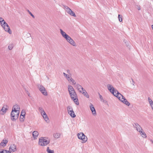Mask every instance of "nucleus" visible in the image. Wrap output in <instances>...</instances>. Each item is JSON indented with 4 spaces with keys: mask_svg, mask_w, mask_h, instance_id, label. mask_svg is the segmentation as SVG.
I'll list each match as a JSON object with an SVG mask.
<instances>
[{
    "mask_svg": "<svg viewBox=\"0 0 153 153\" xmlns=\"http://www.w3.org/2000/svg\"><path fill=\"white\" fill-rule=\"evenodd\" d=\"M73 79H74L72 78L71 77L70 78V79H69V80L68 81L69 82H71Z\"/></svg>",
    "mask_w": 153,
    "mask_h": 153,
    "instance_id": "nucleus-42",
    "label": "nucleus"
},
{
    "mask_svg": "<svg viewBox=\"0 0 153 153\" xmlns=\"http://www.w3.org/2000/svg\"><path fill=\"white\" fill-rule=\"evenodd\" d=\"M8 142L7 139H4L0 143V147L4 148L5 146Z\"/></svg>",
    "mask_w": 153,
    "mask_h": 153,
    "instance_id": "nucleus-8",
    "label": "nucleus"
},
{
    "mask_svg": "<svg viewBox=\"0 0 153 153\" xmlns=\"http://www.w3.org/2000/svg\"><path fill=\"white\" fill-rule=\"evenodd\" d=\"M71 77V75H68V74L67 75V76L65 77L68 80V81L69 80L70 78Z\"/></svg>",
    "mask_w": 153,
    "mask_h": 153,
    "instance_id": "nucleus-32",
    "label": "nucleus"
},
{
    "mask_svg": "<svg viewBox=\"0 0 153 153\" xmlns=\"http://www.w3.org/2000/svg\"><path fill=\"white\" fill-rule=\"evenodd\" d=\"M39 134L38 132L36 131H34L33 132L32 134L34 139H37Z\"/></svg>",
    "mask_w": 153,
    "mask_h": 153,
    "instance_id": "nucleus-16",
    "label": "nucleus"
},
{
    "mask_svg": "<svg viewBox=\"0 0 153 153\" xmlns=\"http://www.w3.org/2000/svg\"><path fill=\"white\" fill-rule=\"evenodd\" d=\"M77 136L79 139L82 140V143H85L87 141V138L83 133H78Z\"/></svg>",
    "mask_w": 153,
    "mask_h": 153,
    "instance_id": "nucleus-4",
    "label": "nucleus"
},
{
    "mask_svg": "<svg viewBox=\"0 0 153 153\" xmlns=\"http://www.w3.org/2000/svg\"><path fill=\"white\" fill-rule=\"evenodd\" d=\"M19 110H16L15 111H12L10 114V117L12 121H15L17 120L19 117Z\"/></svg>",
    "mask_w": 153,
    "mask_h": 153,
    "instance_id": "nucleus-3",
    "label": "nucleus"
},
{
    "mask_svg": "<svg viewBox=\"0 0 153 153\" xmlns=\"http://www.w3.org/2000/svg\"><path fill=\"white\" fill-rule=\"evenodd\" d=\"M82 91V92H81L80 93H82V92H86V91L85 90V89H84V88H83V90H82V91Z\"/></svg>",
    "mask_w": 153,
    "mask_h": 153,
    "instance_id": "nucleus-45",
    "label": "nucleus"
},
{
    "mask_svg": "<svg viewBox=\"0 0 153 153\" xmlns=\"http://www.w3.org/2000/svg\"><path fill=\"white\" fill-rule=\"evenodd\" d=\"M4 19L1 17H0V22H3V21H4Z\"/></svg>",
    "mask_w": 153,
    "mask_h": 153,
    "instance_id": "nucleus-41",
    "label": "nucleus"
},
{
    "mask_svg": "<svg viewBox=\"0 0 153 153\" xmlns=\"http://www.w3.org/2000/svg\"><path fill=\"white\" fill-rule=\"evenodd\" d=\"M27 95L29 96H30V93H29L28 92V91H27Z\"/></svg>",
    "mask_w": 153,
    "mask_h": 153,
    "instance_id": "nucleus-48",
    "label": "nucleus"
},
{
    "mask_svg": "<svg viewBox=\"0 0 153 153\" xmlns=\"http://www.w3.org/2000/svg\"><path fill=\"white\" fill-rule=\"evenodd\" d=\"M68 90L69 93L75 91L73 87L70 85L68 86Z\"/></svg>",
    "mask_w": 153,
    "mask_h": 153,
    "instance_id": "nucleus-17",
    "label": "nucleus"
},
{
    "mask_svg": "<svg viewBox=\"0 0 153 153\" xmlns=\"http://www.w3.org/2000/svg\"><path fill=\"white\" fill-rule=\"evenodd\" d=\"M63 8L71 16L74 17H76V15L75 13L68 6L66 5H63Z\"/></svg>",
    "mask_w": 153,
    "mask_h": 153,
    "instance_id": "nucleus-5",
    "label": "nucleus"
},
{
    "mask_svg": "<svg viewBox=\"0 0 153 153\" xmlns=\"http://www.w3.org/2000/svg\"><path fill=\"white\" fill-rule=\"evenodd\" d=\"M19 105H16L13 106L12 111H15L16 110H19Z\"/></svg>",
    "mask_w": 153,
    "mask_h": 153,
    "instance_id": "nucleus-19",
    "label": "nucleus"
},
{
    "mask_svg": "<svg viewBox=\"0 0 153 153\" xmlns=\"http://www.w3.org/2000/svg\"><path fill=\"white\" fill-rule=\"evenodd\" d=\"M132 82H133L132 84H133V85H134V80L133 79H132Z\"/></svg>",
    "mask_w": 153,
    "mask_h": 153,
    "instance_id": "nucleus-50",
    "label": "nucleus"
},
{
    "mask_svg": "<svg viewBox=\"0 0 153 153\" xmlns=\"http://www.w3.org/2000/svg\"><path fill=\"white\" fill-rule=\"evenodd\" d=\"M82 87V86L81 85H79V84H76V85L75 86V87L77 88V89L78 90V89H79L80 88H81V87Z\"/></svg>",
    "mask_w": 153,
    "mask_h": 153,
    "instance_id": "nucleus-30",
    "label": "nucleus"
},
{
    "mask_svg": "<svg viewBox=\"0 0 153 153\" xmlns=\"http://www.w3.org/2000/svg\"><path fill=\"white\" fill-rule=\"evenodd\" d=\"M60 133H56L53 134V137L55 138L58 139L60 137Z\"/></svg>",
    "mask_w": 153,
    "mask_h": 153,
    "instance_id": "nucleus-23",
    "label": "nucleus"
},
{
    "mask_svg": "<svg viewBox=\"0 0 153 153\" xmlns=\"http://www.w3.org/2000/svg\"><path fill=\"white\" fill-rule=\"evenodd\" d=\"M148 101L150 105L153 103V102L150 97L148 98Z\"/></svg>",
    "mask_w": 153,
    "mask_h": 153,
    "instance_id": "nucleus-31",
    "label": "nucleus"
},
{
    "mask_svg": "<svg viewBox=\"0 0 153 153\" xmlns=\"http://www.w3.org/2000/svg\"><path fill=\"white\" fill-rule=\"evenodd\" d=\"M39 111L41 113V115H42V114H43L44 112H45L43 108L41 107H39Z\"/></svg>",
    "mask_w": 153,
    "mask_h": 153,
    "instance_id": "nucleus-26",
    "label": "nucleus"
},
{
    "mask_svg": "<svg viewBox=\"0 0 153 153\" xmlns=\"http://www.w3.org/2000/svg\"><path fill=\"white\" fill-rule=\"evenodd\" d=\"M107 87L110 92L114 96L116 97L120 101L128 106L130 105L129 102L116 89H115L112 85L111 84H108Z\"/></svg>",
    "mask_w": 153,
    "mask_h": 153,
    "instance_id": "nucleus-1",
    "label": "nucleus"
},
{
    "mask_svg": "<svg viewBox=\"0 0 153 153\" xmlns=\"http://www.w3.org/2000/svg\"><path fill=\"white\" fill-rule=\"evenodd\" d=\"M152 27L153 30V25H152Z\"/></svg>",
    "mask_w": 153,
    "mask_h": 153,
    "instance_id": "nucleus-53",
    "label": "nucleus"
},
{
    "mask_svg": "<svg viewBox=\"0 0 153 153\" xmlns=\"http://www.w3.org/2000/svg\"><path fill=\"white\" fill-rule=\"evenodd\" d=\"M139 132L142 137L144 138H146V135L145 132L143 131L142 129L141 131H140Z\"/></svg>",
    "mask_w": 153,
    "mask_h": 153,
    "instance_id": "nucleus-18",
    "label": "nucleus"
},
{
    "mask_svg": "<svg viewBox=\"0 0 153 153\" xmlns=\"http://www.w3.org/2000/svg\"><path fill=\"white\" fill-rule=\"evenodd\" d=\"M1 152V151L0 150V152Z\"/></svg>",
    "mask_w": 153,
    "mask_h": 153,
    "instance_id": "nucleus-54",
    "label": "nucleus"
},
{
    "mask_svg": "<svg viewBox=\"0 0 153 153\" xmlns=\"http://www.w3.org/2000/svg\"><path fill=\"white\" fill-rule=\"evenodd\" d=\"M2 27L4 28L5 31L11 34L12 33V31L11 30L10 27L7 23L4 25L2 26Z\"/></svg>",
    "mask_w": 153,
    "mask_h": 153,
    "instance_id": "nucleus-6",
    "label": "nucleus"
},
{
    "mask_svg": "<svg viewBox=\"0 0 153 153\" xmlns=\"http://www.w3.org/2000/svg\"><path fill=\"white\" fill-rule=\"evenodd\" d=\"M71 37H70L69 35H67V36H66L65 37V38H64L66 39V40L67 41L68 39L70 38Z\"/></svg>",
    "mask_w": 153,
    "mask_h": 153,
    "instance_id": "nucleus-35",
    "label": "nucleus"
},
{
    "mask_svg": "<svg viewBox=\"0 0 153 153\" xmlns=\"http://www.w3.org/2000/svg\"><path fill=\"white\" fill-rule=\"evenodd\" d=\"M27 35L28 36V37H30L31 36V35H30V33H27Z\"/></svg>",
    "mask_w": 153,
    "mask_h": 153,
    "instance_id": "nucleus-43",
    "label": "nucleus"
},
{
    "mask_svg": "<svg viewBox=\"0 0 153 153\" xmlns=\"http://www.w3.org/2000/svg\"><path fill=\"white\" fill-rule=\"evenodd\" d=\"M71 98H74V97H76L77 95L75 91L69 93Z\"/></svg>",
    "mask_w": 153,
    "mask_h": 153,
    "instance_id": "nucleus-15",
    "label": "nucleus"
},
{
    "mask_svg": "<svg viewBox=\"0 0 153 153\" xmlns=\"http://www.w3.org/2000/svg\"><path fill=\"white\" fill-rule=\"evenodd\" d=\"M150 105L151 106V108H152V110L153 111V103L151 105Z\"/></svg>",
    "mask_w": 153,
    "mask_h": 153,
    "instance_id": "nucleus-47",
    "label": "nucleus"
},
{
    "mask_svg": "<svg viewBox=\"0 0 153 153\" xmlns=\"http://www.w3.org/2000/svg\"><path fill=\"white\" fill-rule=\"evenodd\" d=\"M82 94L84 95V96L86 97L87 98H89V95L88 94L87 92H82Z\"/></svg>",
    "mask_w": 153,
    "mask_h": 153,
    "instance_id": "nucleus-29",
    "label": "nucleus"
},
{
    "mask_svg": "<svg viewBox=\"0 0 153 153\" xmlns=\"http://www.w3.org/2000/svg\"><path fill=\"white\" fill-rule=\"evenodd\" d=\"M67 42H68L70 44L74 46H76L75 42L71 37Z\"/></svg>",
    "mask_w": 153,
    "mask_h": 153,
    "instance_id": "nucleus-13",
    "label": "nucleus"
},
{
    "mask_svg": "<svg viewBox=\"0 0 153 153\" xmlns=\"http://www.w3.org/2000/svg\"><path fill=\"white\" fill-rule=\"evenodd\" d=\"M6 23H7L4 20L3 21V22H0V25L1 26L3 25H5V24Z\"/></svg>",
    "mask_w": 153,
    "mask_h": 153,
    "instance_id": "nucleus-33",
    "label": "nucleus"
},
{
    "mask_svg": "<svg viewBox=\"0 0 153 153\" xmlns=\"http://www.w3.org/2000/svg\"><path fill=\"white\" fill-rule=\"evenodd\" d=\"M68 113L72 117L74 118L76 117V115L73 111L69 112Z\"/></svg>",
    "mask_w": 153,
    "mask_h": 153,
    "instance_id": "nucleus-24",
    "label": "nucleus"
},
{
    "mask_svg": "<svg viewBox=\"0 0 153 153\" xmlns=\"http://www.w3.org/2000/svg\"><path fill=\"white\" fill-rule=\"evenodd\" d=\"M67 72V73L69 74V75H71V73L70 71L68 69L66 71Z\"/></svg>",
    "mask_w": 153,
    "mask_h": 153,
    "instance_id": "nucleus-40",
    "label": "nucleus"
},
{
    "mask_svg": "<svg viewBox=\"0 0 153 153\" xmlns=\"http://www.w3.org/2000/svg\"><path fill=\"white\" fill-rule=\"evenodd\" d=\"M133 127L136 128L137 130L138 131H140L142 130V128L140 125L137 123H134L133 124Z\"/></svg>",
    "mask_w": 153,
    "mask_h": 153,
    "instance_id": "nucleus-11",
    "label": "nucleus"
},
{
    "mask_svg": "<svg viewBox=\"0 0 153 153\" xmlns=\"http://www.w3.org/2000/svg\"><path fill=\"white\" fill-rule=\"evenodd\" d=\"M90 108L92 111V114L94 116L96 115L97 114L96 111L92 103H90Z\"/></svg>",
    "mask_w": 153,
    "mask_h": 153,
    "instance_id": "nucleus-12",
    "label": "nucleus"
},
{
    "mask_svg": "<svg viewBox=\"0 0 153 153\" xmlns=\"http://www.w3.org/2000/svg\"><path fill=\"white\" fill-rule=\"evenodd\" d=\"M150 141L153 144V140H150Z\"/></svg>",
    "mask_w": 153,
    "mask_h": 153,
    "instance_id": "nucleus-51",
    "label": "nucleus"
},
{
    "mask_svg": "<svg viewBox=\"0 0 153 153\" xmlns=\"http://www.w3.org/2000/svg\"><path fill=\"white\" fill-rule=\"evenodd\" d=\"M25 114V110H22L21 112V115H20V117L21 118V119H22V121H23L24 120L23 119V118L24 117Z\"/></svg>",
    "mask_w": 153,
    "mask_h": 153,
    "instance_id": "nucleus-21",
    "label": "nucleus"
},
{
    "mask_svg": "<svg viewBox=\"0 0 153 153\" xmlns=\"http://www.w3.org/2000/svg\"><path fill=\"white\" fill-rule=\"evenodd\" d=\"M73 100L74 103L77 105H78L79 104V102H78V100L77 98V96L76 97H74V98H71Z\"/></svg>",
    "mask_w": 153,
    "mask_h": 153,
    "instance_id": "nucleus-22",
    "label": "nucleus"
},
{
    "mask_svg": "<svg viewBox=\"0 0 153 153\" xmlns=\"http://www.w3.org/2000/svg\"><path fill=\"white\" fill-rule=\"evenodd\" d=\"M4 153H11L10 152V151L9 150L8 151V150H4Z\"/></svg>",
    "mask_w": 153,
    "mask_h": 153,
    "instance_id": "nucleus-38",
    "label": "nucleus"
},
{
    "mask_svg": "<svg viewBox=\"0 0 153 153\" xmlns=\"http://www.w3.org/2000/svg\"><path fill=\"white\" fill-rule=\"evenodd\" d=\"M63 75L65 77V76H67V75H68V74H65V73H63Z\"/></svg>",
    "mask_w": 153,
    "mask_h": 153,
    "instance_id": "nucleus-46",
    "label": "nucleus"
},
{
    "mask_svg": "<svg viewBox=\"0 0 153 153\" xmlns=\"http://www.w3.org/2000/svg\"><path fill=\"white\" fill-rule=\"evenodd\" d=\"M67 109L68 113L69 112H71V111H73V108H72V107L71 106H69L67 107Z\"/></svg>",
    "mask_w": 153,
    "mask_h": 153,
    "instance_id": "nucleus-25",
    "label": "nucleus"
},
{
    "mask_svg": "<svg viewBox=\"0 0 153 153\" xmlns=\"http://www.w3.org/2000/svg\"><path fill=\"white\" fill-rule=\"evenodd\" d=\"M71 82H72V85H75L76 84V82L75 81V80L73 79V80H72Z\"/></svg>",
    "mask_w": 153,
    "mask_h": 153,
    "instance_id": "nucleus-37",
    "label": "nucleus"
},
{
    "mask_svg": "<svg viewBox=\"0 0 153 153\" xmlns=\"http://www.w3.org/2000/svg\"><path fill=\"white\" fill-rule=\"evenodd\" d=\"M42 116L43 117L44 120L46 121L47 123H48L49 122V119L48 116L46 114L45 112H44V113L42 114Z\"/></svg>",
    "mask_w": 153,
    "mask_h": 153,
    "instance_id": "nucleus-14",
    "label": "nucleus"
},
{
    "mask_svg": "<svg viewBox=\"0 0 153 153\" xmlns=\"http://www.w3.org/2000/svg\"><path fill=\"white\" fill-rule=\"evenodd\" d=\"M83 87L82 86L81 88H80L78 89V90L79 91L80 93L81 92H82V90L83 89Z\"/></svg>",
    "mask_w": 153,
    "mask_h": 153,
    "instance_id": "nucleus-39",
    "label": "nucleus"
},
{
    "mask_svg": "<svg viewBox=\"0 0 153 153\" xmlns=\"http://www.w3.org/2000/svg\"><path fill=\"white\" fill-rule=\"evenodd\" d=\"M60 33L62 35L63 37L64 38H65L66 36L68 35L64 31L61 29H60Z\"/></svg>",
    "mask_w": 153,
    "mask_h": 153,
    "instance_id": "nucleus-20",
    "label": "nucleus"
},
{
    "mask_svg": "<svg viewBox=\"0 0 153 153\" xmlns=\"http://www.w3.org/2000/svg\"><path fill=\"white\" fill-rule=\"evenodd\" d=\"M4 150H3L1 151V152H0V153H4Z\"/></svg>",
    "mask_w": 153,
    "mask_h": 153,
    "instance_id": "nucleus-49",
    "label": "nucleus"
},
{
    "mask_svg": "<svg viewBox=\"0 0 153 153\" xmlns=\"http://www.w3.org/2000/svg\"><path fill=\"white\" fill-rule=\"evenodd\" d=\"M46 151L48 153H54L53 150L50 149L48 147H47Z\"/></svg>",
    "mask_w": 153,
    "mask_h": 153,
    "instance_id": "nucleus-27",
    "label": "nucleus"
},
{
    "mask_svg": "<svg viewBox=\"0 0 153 153\" xmlns=\"http://www.w3.org/2000/svg\"><path fill=\"white\" fill-rule=\"evenodd\" d=\"M138 10H140V7H139V8H138Z\"/></svg>",
    "mask_w": 153,
    "mask_h": 153,
    "instance_id": "nucleus-52",
    "label": "nucleus"
},
{
    "mask_svg": "<svg viewBox=\"0 0 153 153\" xmlns=\"http://www.w3.org/2000/svg\"><path fill=\"white\" fill-rule=\"evenodd\" d=\"M99 95L101 101L104 102H105L106 101L103 99L102 96L99 93Z\"/></svg>",
    "mask_w": 153,
    "mask_h": 153,
    "instance_id": "nucleus-28",
    "label": "nucleus"
},
{
    "mask_svg": "<svg viewBox=\"0 0 153 153\" xmlns=\"http://www.w3.org/2000/svg\"><path fill=\"white\" fill-rule=\"evenodd\" d=\"M8 48L10 50H11L12 49V46H9Z\"/></svg>",
    "mask_w": 153,
    "mask_h": 153,
    "instance_id": "nucleus-44",
    "label": "nucleus"
},
{
    "mask_svg": "<svg viewBox=\"0 0 153 153\" xmlns=\"http://www.w3.org/2000/svg\"><path fill=\"white\" fill-rule=\"evenodd\" d=\"M27 12L29 13V14L33 18H35L34 16L31 13V12L28 10H27Z\"/></svg>",
    "mask_w": 153,
    "mask_h": 153,
    "instance_id": "nucleus-34",
    "label": "nucleus"
},
{
    "mask_svg": "<svg viewBox=\"0 0 153 153\" xmlns=\"http://www.w3.org/2000/svg\"><path fill=\"white\" fill-rule=\"evenodd\" d=\"M8 107L7 105H5L3 106L0 111V114L1 115H4L5 114L8 110Z\"/></svg>",
    "mask_w": 153,
    "mask_h": 153,
    "instance_id": "nucleus-9",
    "label": "nucleus"
},
{
    "mask_svg": "<svg viewBox=\"0 0 153 153\" xmlns=\"http://www.w3.org/2000/svg\"><path fill=\"white\" fill-rule=\"evenodd\" d=\"M39 88L40 92L44 95H48L47 92L45 90V88L42 85H40L39 86Z\"/></svg>",
    "mask_w": 153,
    "mask_h": 153,
    "instance_id": "nucleus-7",
    "label": "nucleus"
},
{
    "mask_svg": "<svg viewBox=\"0 0 153 153\" xmlns=\"http://www.w3.org/2000/svg\"><path fill=\"white\" fill-rule=\"evenodd\" d=\"M9 150L11 152H14L16 150V146L14 144H11L9 148Z\"/></svg>",
    "mask_w": 153,
    "mask_h": 153,
    "instance_id": "nucleus-10",
    "label": "nucleus"
},
{
    "mask_svg": "<svg viewBox=\"0 0 153 153\" xmlns=\"http://www.w3.org/2000/svg\"><path fill=\"white\" fill-rule=\"evenodd\" d=\"M50 143V140L47 137H41L39 140V144L41 146H45Z\"/></svg>",
    "mask_w": 153,
    "mask_h": 153,
    "instance_id": "nucleus-2",
    "label": "nucleus"
},
{
    "mask_svg": "<svg viewBox=\"0 0 153 153\" xmlns=\"http://www.w3.org/2000/svg\"><path fill=\"white\" fill-rule=\"evenodd\" d=\"M120 15H118V17H119V21H120V22H122V18L121 17H120Z\"/></svg>",
    "mask_w": 153,
    "mask_h": 153,
    "instance_id": "nucleus-36",
    "label": "nucleus"
}]
</instances>
